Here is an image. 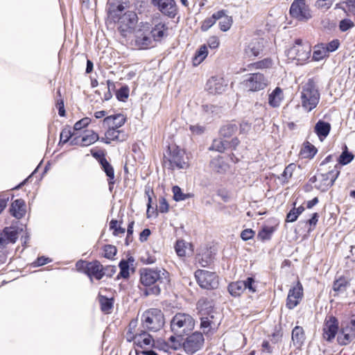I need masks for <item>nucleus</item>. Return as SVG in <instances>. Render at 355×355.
I'll return each instance as SVG.
<instances>
[{
	"label": "nucleus",
	"instance_id": "1",
	"mask_svg": "<svg viewBox=\"0 0 355 355\" xmlns=\"http://www.w3.org/2000/svg\"><path fill=\"white\" fill-rule=\"evenodd\" d=\"M140 282L145 286H153L146 291V295H157L169 284V273L164 268H144L140 271Z\"/></svg>",
	"mask_w": 355,
	"mask_h": 355
},
{
	"label": "nucleus",
	"instance_id": "2",
	"mask_svg": "<svg viewBox=\"0 0 355 355\" xmlns=\"http://www.w3.org/2000/svg\"><path fill=\"white\" fill-rule=\"evenodd\" d=\"M188 157L183 150L178 146L168 147L164 155V165L171 170L187 169L189 168Z\"/></svg>",
	"mask_w": 355,
	"mask_h": 355
},
{
	"label": "nucleus",
	"instance_id": "3",
	"mask_svg": "<svg viewBox=\"0 0 355 355\" xmlns=\"http://www.w3.org/2000/svg\"><path fill=\"white\" fill-rule=\"evenodd\" d=\"M300 100L302 107L307 112L316 107L320 101V93L313 80L309 79L302 86Z\"/></svg>",
	"mask_w": 355,
	"mask_h": 355
},
{
	"label": "nucleus",
	"instance_id": "4",
	"mask_svg": "<svg viewBox=\"0 0 355 355\" xmlns=\"http://www.w3.org/2000/svg\"><path fill=\"white\" fill-rule=\"evenodd\" d=\"M311 51V46L308 43L297 39L293 46L286 51V55L289 60H295L297 64H302L310 58Z\"/></svg>",
	"mask_w": 355,
	"mask_h": 355
},
{
	"label": "nucleus",
	"instance_id": "5",
	"mask_svg": "<svg viewBox=\"0 0 355 355\" xmlns=\"http://www.w3.org/2000/svg\"><path fill=\"white\" fill-rule=\"evenodd\" d=\"M194 326L195 322L192 316L184 313H176L171 321L172 331L179 337L192 331Z\"/></svg>",
	"mask_w": 355,
	"mask_h": 355
},
{
	"label": "nucleus",
	"instance_id": "6",
	"mask_svg": "<svg viewBox=\"0 0 355 355\" xmlns=\"http://www.w3.org/2000/svg\"><path fill=\"white\" fill-rule=\"evenodd\" d=\"M197 307L202 316L201 328L204 331L207 328L215 329L219 323L214 320V315L212 302L207 299H201L198 301Z\"/></svg>",
	"mask_w": 355,
	"mask_h": 355
},
{
	"label": "nucleus",
	"instance_id": "7",
	"mask_svg": "<svg viewBox=\"0 0 355 355\" xmlns=\"http://www.w3.org/2000/svg\"><path fill=\"white\" fill-rule=\"evenodd\" d=\"M144 327L153 331L159 330L164 324V318L161 310L151 309L146 311L141 316Z\"/></svg>",
	"mask_w": 355,
	"mask_h": 355
},
{
	"label": "nucleus",
	"instance_id": "8",
	"mask_svg": "<svg viewBox=\"0 0 355 355\" xmlns=\"http://www.w3.org/2000/svg\"><path fill=\"white\" fill-rule=\"evenodd\" d=\"M135 44L141 49L153 46V38L150 35V24L148 22H141L135 31Z\"/></svg>",
	"mask_w": 355,
	"mask_h": 355
},
{
	"label": "nucleus",
	"instance_id": "9",
	"mask_svg": "<svg viewBox=\"0 0 355 355\" xmlns=\"http://www.w3.org/2000/svg\"><path fill=\"white\" fill-rule=\"evenodd\" d=\"M242 84L248 91L258 92L267 87L268 80L261 73H252L245 75Z\"/></svg>",
	"mask_w": 355,
	"mask_h": 355
},
{
	"label": "nucleus",
	"instance_id": "10",
	"mask_svg": "<svg viewBox=\"0 0 355 355\" xmlns=\"http://www.w3.org/2000/svg\"><path fill=\"white\" fill-rule=\"evenodd\" d=\"M256 288L257 284L252 277H248L243 281L232 282L228 286V291L234 297L240 296L245 291H248L250 293H254L257 291Z\"/></svg>",
	"mask_w": 355,
	"mask_h": 355
},
{
	"label": "nucleus",
	"instance_id": "11",
	"mask_svg": "<svg viewBox=\"0 0 355 355\" xmlns=\"http://www.w3.org/2000/svg\"><path fill=\"white\" fill-rule=\"evenodd\" d=\"M291 15L299 21H306L312 14L306 0H294L290 8Z\"/></svg>",
	"mask_w": 355,
	"mask_h": 355
},
{
	"label": "nucleus",
	"instance_id": "12",
	"mask_svg": "<svg viewBox=\"0 0 355 355\" xmlns=\"http://www.w3.org/2000/svg\"><path fill=\"white\" fill-rule=\"evenodd\" d=\"M18 233L15 227H8L0 232V248H3L8 244L15 243ZM7 256L6 252L0 250V264L6 262Z\"/></svg>",
	"mask_w": 355,
	"mask_h": 355
},
{
	"label": "nucleus",
	"instance_id": "13",
	"mask_svg": "<svg viewBox=\"0 0 355 355\" xmlns=\"http://www.w3.org/2000/svg\"><path fill=\"white\" fill-rule=\"evenodd\" d=\"M195 277L201 288L214 289L218 287V280L214 272L205 270H198L195 272Z\"/></svg>",
	"mask_w": 355,
	"mask_h": 355
},
{
	"label": "nucleus",
	"instance_id": "14",
	"mask_svg": "<svg viewBox=\"0 0 355 355\" xmlns=\"http://www.w3.org/2000/svg\"><path fill=\"white\" fill-rule=\"evenodd\" d=\"M355 340V318L349 322L341 324L340 330L338 332L337 341L340 345H347Z\"/></svg>",
	"mask_w": 355,
	"mask_h": 355
},
{
	"label": "nucleus",
	"instance_id": "15",
	"mask_svg": "<svg viewBox=\"0 0 355 355\" xmlns=\"http://www.w3.org/2000/svg\"><path fill=\"white\" fill-rule=\"evenodd\" d=\"M339 174L340 169L338 165L327 173L318 174V183L315 184V187L321 191H327L334 184Z\"/></svg>",
	"mask_w": 355,
	"mask_h": 355
},
{
	"label": "nucleus",
	"instance_id": "16",
	"mask_svg": "<svg viewBox=\"0 0 355 355\" xmlns=\"http://www.w3.org/2000/svg\"><path fill=\"white\" fill-rule=\"evenodd\" d=\"M203 344V335L201 333L195 332L185 339L182 346L185 352L191 355L200 350Z\"/></svg>",
	"mask_w": 355,
	"mask_h": 355
},
{
	"label": "nucleus",
	"instance_id": "17",
	"mask_svg": "<svg viewBox=\"0 0 355 355\" xmlns=\"http://www.w3.org/2000/svg\"><path fill=\"white\" fill-rule=\"evenodd\" d=\"M138 17L135 12H128L120 19L119 30L123 37H128L132 32Z\"/></svg>",
	"mask_w": 355,
	"mask_h": 355
},
{
	"label": "nucleus",
	"instance_id": "18",
	"mask_svg": "<svg viewBox=\"0 0 355 355\" xmlns=\"http://www.w3.org/2000/svg\"><path fill=\"white\" fill-rule=\"evenodd\" d=\"M128 340H132L135 345L134 348H139L140 349L150 347L154 344V340L152 336L146 331L133 334V333L129 330L128 333Z\"/></svg>",
	"mask_w": 355,
	"mask_h": 355
},
{
	"label": "nucleus",
	"instance_id": "19",
	"mask_svg": "<svg viewBox=\"0 0 355 355\" xmlns=\"http://www.w3.org/2000/svg\"><path fill=\"white\" fill-rule=\"evenodd\" d=\"M302 296L303 288L300 282H297L296 285L292 287L288 291L286 300V306L289 309H293L300 303Z\"/></svg>",
	"mask_w": 355,
	"mask_h": 355
},
{
	"label": "nucleus",
	"instance_id": "20",
	"mask_svg": "<svg viewBox=\"0 0 355 355\" xmlns=\"http://www.w3.org/2000/svg\"><path fill=\"white\" fill-rule=\"evenodd\" d=\"M338 331V321L334 316H329L325 319L323 327V337L325 340L331 341Z\"/></svg>",
	"mask_w": 355,
	"mask_h": 355
},
{
	"label": "nucleus",
	"instance_id": "21",
	"mask_svg": "<svg viewBox=\"0 0 355 355\" xmlns=\"http://www.w3.org/2000/svg\"><path fill=\"white\" fill-rule=\"evenodd\" d=\"M98 135L93 130H86L81 137H75L71 140V145L88 146L99 140Z\"/></svg>",
	"mask_w": 355,
	"mask_h": 355
},
{
	"label": "nucleus",
	"instance_id": "22",
	"mask_svg": "<svg viewBox=\"0 0 355 355\" xmlns=\"http://www.w3.org/2000/svg\"><path fill=\"white\" fill-rule=\"evenodd\" d=\"M151 2L163 14L169 17L175 15L177 7L174 0H151Z\"/></svg>",
	"mask_w": 355,
	"mask_h": 355
},
{
	"label": "nucleus",
	"instance_id": "23",
	"mask_svg": "<svg viewBox=\"0 0 355 355\" xmlns=\"http://www.w3.org/2000/svg\"><path fill=\"white\" fill-rule=\"evenodd\" d=\"M227 87L225 80L221 77L213 76L206 84V89L210 94H221Z\"/></svg>",
	"mask_w": 355,
	"mask_h": 355
},
{
	"label": "nucleus",
	"instance_id": "24",
	"mask_svg": "<svg viewBox=\"0 0 355 355\" xmlns=\"http://www.w3.org/2000/svg\"><path fill=\"white\" fill-rule=\"evenodd\" d=\"M263 47V40L259 38L253 39L245 48V55L248 58L257 57Z\"/></svg>",
	"mask_w": 355,
	"mask_h": 355
},
{
	"label": "nucleus",
	"instance_id": "25",
	"mask_svg": "<svg viewBox=\"0 0 355 355\" xmlns=\"http://www.w3.org/2000/svg\"><path fill=\"white\" fill-rule=\"evenodd\" d=\"M107 130L105 133V137L101 139V141L110 144L112 141H123L125 139V135L116 128L107 127Z\"/></svg>",
	"mask_w": 355,
	"mask_h": 355
},
{
	"label": "nucleus",
	"instance_id": "26",
	"mask_svg": "<svg viewBox=\"0 0 355 355\" xmlns=\"http://www.w3.org/2000/svg\"><path fill=\"white\" fill-rule=\"evenodd\" d=\"M87 266L85 274L89 277L91 281H92V277L96 279H101L103 277V266L100 262L97 261L89 262Z\"/></svg>",
	"mask_w": 355,
	"mask_h": 355
},
{
	"label": "nucleus",
	"instance_id": "27",
	"mask_svg": "<svg viewBox=\"0 0 355 355\" xmlns=\"http://www.w3.org/2000/svg\"><path fill=\"white\" fill-rule=\"evenodd\" d=\"M125 122V117L121 114L112 115L105 117L103 121L104 127H112L119 129Z\"/></svg>",
	"mask_w": 355,
	"mask_h": 355
},
{
	"label": "nucleus",
	"instance_id": "28",
	"mask_svg": "<svg viewBox=\"0 0 355 355\" xmlns=\"http://www.w3.org/2000/svg\"><path fill=\"white\" fill-rule=\"evenodd\" d=\"M220 107L216 105L211 104H205L201 106L202 117L207 121L218 115L220 113Z\"/></svg>",
	"mask_w": 355,
	"mask_h": 355
},
{
	"label": "nucleus",
	"instance_id": "29",
	"mask_svg": "<svg viewBox=\"0 0 355 355\" xmlns=\"http://www.w3.org/2000/svg\"><path fill=\"white\" fill-rule=\"evenodd\" d=\"M10 212L17 218H21L26 213L25 202L22 199L15 200L11 205Z\"/></svg>",
	"mask_w": 355,
	"mask_h": 355
},
{
	"label": "nucleus",
	"instance_id": "30",
	"mask_svg": "<svg viewBox=\"0 0 355 355\" xmlns=\"http://www.w3.org/2000/svg\"><path fill=\"white\" fill-rule=\"evenodd\" d=\"M100 164L101 165L102 169L104 171L106 175L108 177L109 189L111 191L113 184H114V168L105 157H102L100 159Z\"/></svg>",
	"mask_w": 355,
	"mask_h": 355
},
{
	"label": "nucleus",
	"instance_id": "31",
	"mask_svg": "<svg viewBox=\"0 0 355 355\" xmlns=\"http://www.w3.org/2000/svg\"><path fill=\"white\" fill-rule=\"evenodd\" d=\"M283 99V91L277 87L269 94L268 103L272 107H277L281 105Z\"/></svg>",
	"mask_w": 355,
	"mask_h": 355
},
{
	"label": "nucleus",
	"instance_id": "32",
	"mask_svg": "<svg viewBox=\"0 0 355 355\" xmlns=\"http://www.w3.org/2000/svg\"><path fill=\"white\" fill-rule=\"evenodd\" d=\"M314 130L320 141H322L328 136L331 130V125L327 122L320 120L316 123Z\"/></svg>",
	"mask_w": 355,
	"mask_h": 355
},
{
	"label": "nucleus",
	"instance_id": "33",
	"mask_svg": "<svg viewBox=\"0 0 355 355\" xmlns=\"http://www.w3.org/2000/svg\"><path fill=\"white\" fill-rule=\"evenodd\" d=\"M305 340V334L302 327L296 326L292 331V341L293 345L300 348L304 344Z\"/></svg>",
	"mask_w": 355,
	"mask_h": 355
},
{
	"label": "nucleus",
	"instance_id": "34",
	"mask_svg": "<svg viewBox=\"0 0 355 355\" xmlns=\"http://www.w3.org/2000/svg\"><path fill=\"white\" fill-rule=\"evenodd\" d=\"M128 0H110L108 1L107 10L110 15H116L122 12L127 6Z\"/></svg>",
	"mask_w": 355,
	"mask_h": 355
},
{
	"label": "nucleus",
	"instance_id": "35",
	"mask_svg": "<svg viewBox=\"0 0 355 355\" xmlns=\"http://www.w3.org/2000/svg\"><path fill=\"white\" fill-rule=\"evenodd\" d=\"M168 28L165 24L159 22L154 28L150 27V35L153 41H159L166 33Z\"/></svg>",
	"mask_w": 355,
	"mask_h": 355
},
{
	"label": "nucleus",
	"instance_id": "36",
	"mask_svg": "<svg viewBox=\"0 0 355 355\" xmlns=\"http://www.w3.org/2000/svg\"><path fill=\"white\" fill-rule=\"evenodd\" d=\"M211 166L214 170L220 173H225L229 168V166L225 162L224 158L220 156L211 160Z\"/></svg>",
	"mask_w": 355,
	"mask_h": 355
},
{
	"label": "nucleus",
	"instance_id": "37",
	"mask_svg": "<svg viewBox=\"0 0 355 355\" xmlns=\"http://www.w3.org/2000/svg\"><path fill=\"white\" fill-rule=\"evenodd\" d=\"M223 10L218 11L214 13L210 17L205 19L201 25V30L207 31L209 30L220 17H223Z\"/></svg>",
	"mask_w": 355,
	"mask_h": 355
},
{
	"label": "nucleus",
	"instance_id": "38",
	"mask_svg": "<svg viewBox=\"0 0 355 355\" xmlns=\"http://www.w3.org/2000/svg\"><path fill=\"white\" fill-rule=\"evenodd\" d=\"M98 300L101 311L105 313H110L113 308V298L106 297L100 293L98 296Z\"/></svg>",
	"mask_w": 355,
	"mask_h": 355
},
{
	"label": "nucleus",
	"instance_id": "39",
	"mask_svg": "<svg viewBox=\"0 0 355 355\" xmlns=\"http://www.w3.org/2000/svg\"><path fill=\"white\" fill-rule=\"evenodd\" d=\"M328 56L324 44H320L314 46L312 58L314 61H320Z\"/></svg>",
	"mask_w": 355,
	"mask_h": 355
},
{
	"label": "nucleus",
	"instance_id": "40",
	"mask_svg": "<svg viewBox=\"0 0 355 355\" xmlns=\"http://www.w3.org/2000/svg\"><path fill=\"white\" fill-rule=\"evenodd\" d=\"M208 51L205 45H202L196 51L193 58V64L195 66L200 64L207 56Z\"/></svg>",
	"mask_w": 355,
	"mask_h": 355
},
{
	"label": "nucleus",
	"instance_id": "41",
	"mask_svg": "<svg viewBox=\"0 0 355 355\" xmlns=\"http://www.w3.org/2000/svg\"><path fill=\"white\" fill-rule=\"evenodd\" d=\"M349 285L348 280L344 277H340L334 281L333 284V289L335 292L340 293L344 292Z\"/></svg>",
	"mask_w": 355,
	"mask_h": 355
},
{
	"label": "nucleus",
	"instance_id": "42",
	"mask_svg": "<svg viewBox=\"0 0 355 355\" xmlns=\"http://www.w3.org/2000/svg\"><path fill=\"white\" fill-rule=\"evenodd\" d=\"M237 128V125L235 123H230L220 128V134L224 137H229L236 132Z\"/></svg>",
	"mask_w": 355,
	"mask_h": 355
},
{
	"label": "nucleus",
	"instance_id": "43",
	"mask_svg": "<svg viewBox=\"0 0 355 355\" xmlns=\"http://www.w3.org/2000/svg\"><path fill=\"white\" fill-rule=\"evenodd\" d=\"M304 211V208L303 206H300L298 207H293L287 214L286 216V222L293 223L295 222L298 216Z\"/></svg>",
	"mask_w": 355,
	"mask_h": 355
},
{
	"label": "nucleus",
	"instance_id": "44",
	"mask_svg": "<svg viewBox=\"0 0 355 355\" xmlns=\"http://www.w3.org/2000/svg\"><path fill=\"white\" fill-rule=\"evenodd\" d=\"M354 157V155L352 153L349 152L347 150V147L346 146H345L344 150L343 151L341 155L339 156V158L338 160V164H342V165H346V164L350 163L353 160Z\"/></svg>",
	"mask_w": 355,
	"mask_h": 355
},
{
	"label": "nucleus",
	"instance_id": "45",
	"mask_svg": "<svg viewBox=\"0 0 355 355\" xmlns=\"http://www.w3.org/2000/svg\"><path fill=\"white\" fill-rule=\"evenodd\" d=\"M342 8L347 15L355 17V0H345Z\"/></svg>",
	"mask_w": 355,
	"mask_h": 355
},
{
	"label": "nucleus",
	"instance_id": "46",
	"mask_svg": "<svg viewBox=\"0 0 355 355\" xmlns=\"http://www.w3.org/2000/svg\"><path fill=\"white\" fill-rule=\"evenodd\" d=\"M218 20H220V21H219L220 29L222 31H227L230 28L232 24V18L230 17L229 16L226 15L224 10H223V17H220V19H218Z\"/></svg>",
	"mask_w": 355,
	"mask_h": 355
},
{
	"label": "nucleus",
	"instance_id": "47",
	"mask_svg": "<svg viewBox=\"0 0 355 355\" xmlns=\"http://www.w3.org/2000/svg\"><path fill=\"white\" fill-rule=\"evenodd\" d=\"M335 0H315V7L322 12L327 11L332 6Z\"/></svg>",
	"mask_w": 355,
	"mask_h": 355
},
{
	"label": "nucleus",
	"instance_id": "48",
	"mask_svg": "<svg viewBox=\"0 0 355 355\" xmlns=\"http://www.w3.org/2000/svg\"><path fill=\"white\" fill-rule=\"evenodd\" d=\"M77 137L70 127L64 128L60 133V142L67 143L70 139Z\"/></svg>",
	"mask_w": 355,
	"mask_h": 355
},
{
	"label": "nucleus",
	"instance_id": "49",
	"mask_svg": "<svg viewBox=\"0 0 355 355\" xmlns=\"http://www.w3.org/2000/svg\"><path fill=\"white\" fill-rule=\"evenodd\" d=\"M274 232L275 228L273 227H265L259 232L258 237L261 241L268 240Z\"/></svg>",
	"mask_w": 355,
	"mask_h": 355
},
{
	"label": "nucleus",
	"instance_id": "50",
	"mask_svg": "<svg viewBox=\"0 0 355 355\" xmlns=\"http://www.w3.org/2000/svg\"><path fill=\"white\" fill-rule=\"evenodd\" d=\"M317 153L316 148L311 144L307 142L302 150V154L306 157H313Z\"/></svg>",
	"mask_w": 355,
	"mask_h": 355
},
{
	"label": "nucleus",
	"instance_id": "51",
	"mask_svg": "<svg viewBox=\"0 0 355 355\" xmlns=\"http://www.w3.org/2000/svg\"><path fill=\"white\" fill-rule=\"evenodd\" d=\"M110 228L113 230V234L115 236L123 234L125 233V229L121 227L119 225L116 220H112L110 223Z\"/></svg>",
	"mask_w": 355,
	"mask_h": 355
},
{
	"label": "nucleus",
	"instance_id": "52",
	"mask_svg": "<svg viewBox=\"0 0 355 355\" xmlns=\"http://www.w3.org/2000/svg\"><path fill=\"white\" fill-rule=\"evenodd\" d=\"M226 141H223L221 139H215L214 140L212 145L209 148L210 150H216L218 152H223L225 149Z\"/></svg>",
	"mask_w": 355,
	"mask_h": 355
},
{
	"label": "nucleus",
	"instance_id": "53",
	"mask_svg": "<svg viewBox=\"0 0 355 355\" xmlns=\"http://www.w3.org/2000/svg\"><path fill=\"white\" fill-rule=\"evenodd\" d=\"M119 268H120V272L119 275L123 278H128L130 276V266L128 261H121L119 263Z\"/></svg>",
	"mask_w": 355,
	"mask_h": 355
},
{
	"label": "nucleus",
	"instance_id": "54",
	"mask_svg": "<svg viewBox=\"0 0 355 355\" xmlns=\"http://www.w3.org/2000/svg\"><path fill=\"white\" fill-rule=\"evenodd\" d=\"M187 243L182 241L179 240L176 242L175 249L177 254L179 257H184L186 254Z\"/></svg>",
	"mask_w": 355,
	"mask_h": 355
},
{
	"label": "nucleus",
	"instance_id": "55",
	"mask_svg": "<svg viewBox=\"0 0 355 355\" xmlns=\"http://www.w3.org/2000/svg\"><path fill=\"white\" fill-rule=\"evenodd\" d=\"M173 198L175 201H181L186 200L189 195L184 194L182 192L181 189L178 186L173 187Z\"/></svg>",
	"mask_w": 355,
	"mask_h": 355
},
{
	"label": "nucleus",
	"instance_id": "56",
	"mask_svg": "<svg viewBox=\"0 0 355 355\" xmlns=\"http://www.w3.org/2000/svg\"><path fill=\"white\" fill-rule=\"evenodd\" d=\"M116 253V248L112 245H107L104 247V256L107 259H112Z\"/></svg>",
	"mask_w": 355,
	"mask_h": 355
},
{
	"label": "nucleus",
	"instance_id": "57",
	"mask_svg": "<svg viewBox=\"0 0 355 355\" xmlns=\"http://www.w3.org/2000/svg\"><path fill=\"white\" fill-rule=\"evenodd\" d=\"M295 167L296 166L294 164H291L285 168L282 173V178L284 182L287 181L288 178H291Z\"/></svg>",
	"mask_w": 355,
	"mask_h": 355
},
{
	"label": "nucleus",
	"instance_id": "58",
	"mask_svg": "<svg viewBox=\"0 0 355 355\" xmlns=\"http://www.w3.org/2000/svg\"><path fill=\"white\" fill-rule=\"evenodd\" d=\"M91 122V119L88 117L83 118L77 121L73 126V131L80 130L82 128L87 126Z\"/></svg>",
	"mask_w": 355,
	"mask_h": 355
},
{
	"label": "nucleus",
	"instance_id": "59",
	"mask_svg": "<svg viewBox=\"0 0 355 355\" xmlns=\"http://www.w3.org/2000/svg\"><path fill=\"white\" fill-rule=\"evenodd\" d=\"M129 355H157L155 352L152 350L140 349L139 348H134L132 349Z\"/></svg>",
	"mask_w": 355,
	"mask_h": 355
},
{
	"label": "nucleus",
	"instance_id": "60",
	"mask_svg": "<svg viewBox=\"0 0 355 355\" xmlns=\"http://www.w3.org/2000/svg\"><path fill=\"white\" fill-rule=\"evenodd\" d=\"M257 69H266L269 68L272 65V61L271 59L267 58L254 64Z\"/></svg>",
	"mask_w": 355,
	"mask_h": 355
},
{
	"label": "nucleus",
	"instance_id": "61",
	"mask_svg": "<svg viewBox=\"0 0 355 355\" xmlns=\"http://www.w3.org/2000/svg\"><path fill=\"white\" fill-rule=\"evenodd\" d=\"M340 42L338 40H334L330 42L324 44V48L327 49V52L329 54V52L335 51L339 47Z\"/></svg>",
	"mask_w": 355,
	"mask_h": 355
},
{
	"label": "nucleus",
	"instance_id": "62",
	"mask_svg": "<svg viewBox=\"0 0 355 355\" xmlns=\"http://www.w3.org/2000/svg\"><path fill=\"white\" fill-rule=\"evenodd\" d=\"M254 235V232L251 229H246L241 232V237L244 241H248L252 239Z\"/></svg>",
	"mask_w": 355,
	"mask_h": 355
},
{
	"label": "nucleus",
	"instance_id": "63",
	"mask_svg": "<svg viewBox=\"0 0 355 355\" xmlns=\"http://www.w3.org/2000/svg\"><path fill=\"white\" fill-rule=\"evenodd\" d=\"M208 46L211 49H216L219 46V40L216 36H211L208 39L207 41Z\"/></svg>",
	"mask_w": 355,
	"mask_h": 355
},
{
	"label": "nucleus",
	"instance_id": "64",
	"mask_svg": "<svg viewBox=\"0 0 355 355\" xmlns=\"http://www.w3.org/2000/svg\"><path fill=\"white\" fill-rule=\"evenodd\" d=\"M168 345L174 349H176L180 346V342L177 340V338L175 336H171L168 341Z\"/></svg>",
	"mask_w": 355,
	"mask_h": 355
}]
</instances>
